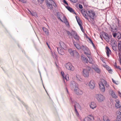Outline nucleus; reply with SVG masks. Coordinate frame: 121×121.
Segmentation results:
<instances>
[{
    "label": "nucleus",
    "mask_w": 121,
    "mask_h": 121,
    "mask_svg": "<svg viewBox=\"0 0 121 121\" xmlns=\"http://www.w3.org/2000/svg\"><path fill=\"white\" fill-rule=\"evenodd\" d=\"M81 49L84 52V53L86 55L87 54H89V49L83 45L82 46Z\"/></svg>",
    "instance_id": "obj_11"
},
{
    "label": "nucleus",
    "mask_w": 121,
    "mask_h": 121,
    "mask_svg": "<svg viewBox=\"0 0 121 121\" xmlns=\"http://www.w3.org/2000/svg\"><path fill=\"white\" fill-rule=\"evenodd\" d=\"M102 32L101 33V34L104 37V39L106 40L107 42H108L109 41L110 37L107 33H105L102 31Z\"/></svg>",
    "instance_id": "obj_9"
},
{
    "label": "nucleus",
    "mask_w": 121,
    "mask_h": 121,
    "mask_svg": "<svg viewBox=\"0 0 121 121\" xmlns=\"http://www.w3.org/2000/svg\"><path fill=\"white\" fill-rule=\"evenodd\" d=\"M111 45L112 46L117 45V42L114 40H112L111 42Z\"/></svg>",
    "instance_id": "obj_33"
},
{
    "label": "nucleus",
    "mask_w": 121,
    "mask_h": 121,
    "mask_svg": "<svg viewBox=\"0 0 121 121\" xmlns=\"http://www.w3.org/2000/svg\"><path fill=\"white\" fill-rule=\"evenodd\" d=\"M60 48H62L64 49H65L66 48V47L65 44L62 42H60Z\"/></svg>",
    "instance_id": "obj_22"
},
{
    "label": "nucleus",
    "mask_w": 121,
    "mask_h": 121,
    "mask_svg": "<svg viewBox=\"0 0 121 121\" xmlns=\"http://www.w3.org/2000/svg\"><path fill=\"white\" fill-rule=\"evenodd\" d=\"M91 69L90 67H88L83 70V76L85 77H88L89 75V71Z\"/></svg>",
    "instance_id": "obj_8"
},
{
    "label": "nucleus",
    "mask_w": 121,
    "mask_h": 121,
    "mask_svg": "<svg viewBox=\"0 0 121 121\" xmlns=\"http://www.w3.org/2000/svg\"><path fill=\"white\" fill-rule=\"evenodd\" d=\"M81 58L83 61L85 63H87L88 62V59L86 58L85 56L83 55H81Z\"/></svg>",
    "instance_id": "obj_19"
},
{
    "label": "nucleus",
    "mask_w": 121,
    "mask_h": 121,
    "mask_svg": "<svg viewBox=\"0 0 121 121\" xmlns=\"http://www.w3.org/2000/svg\"><path fill=\"white\" fill-rule=\"evenodd\" d=\"M66 7L67 9L71 13H75L74 11L72 8L69 6H66Z\"/></svg>",
    "instance_id": "obj_27"
},
{
    "label": "nucleus",
    "mask_w": 121,
    "mask_h": 121,
    "mask_svg": "<svg viewBox=\"0 0 121 121\" xmlns=\"http://www.w3.org/2000/svg\"><path fill=\"white\" fill-rule=\"evenodd\" d=\"M63 2L65 4H66L67 5H68V3L65 0H63Z\"/></svg>",
    "instance_id": "obj_48"
},
{
    "label": "nucleus",
    "mask_w": 121,
    "mask_h": 121,
    "mask_svg": "<svg viewBox=\"0 0 121 121\" xmlns=\"http://www.w3.org/2000/svg\"><path fill=\"white\" fill-rule=\"evenodd\" d=\"M103 120L104 121H110V120L108 118V117L106 116H104L103 117Z\"/></svg>",
    "instance_id": "obj_31"
},
{
    "label": "nucleus",
    "mask_w": 121,
    "mask_h": 121,
    "mask_svg": "<svg viewBox=\"0 0 121 121\" xmlns=\"http://www.w3.org/2000/svg\"><path fill=\"white\" fill-rule=\"evenodd\" d=\"M93 46L94 47H95V44L93 43L92 44Z\"/></svg>",
    "instance_id": "obj_60"
},
{
    "label": "nucleus",
    "mask_w": 121,
    "mask_h": 121,
    "mask_svg": "<svg viewBox=\"0 0 121 121\" xmlns=\"http://www.w3.org/2000/svg\"><path fill=\"white\" fill-rule=\"evenodd\" d=\"M73 44L75 47L78 49H81V47L79 44L78 43L76 42L73 41Z\"/></svg>",
    "instance_id": "obj_20"
},
{
    "label": "nucleus",
    "mask_w": 121,
    "mask_h": 121,
    "mask_svg": "<svg viewBox=\"0 0 121 121\" xmlns=\"http://www.w3.org/2000/svg\"><path fill=\"white\" fill-rule=\"evenodd\" d=\"M97 73H99L101 72V70L99 68L97 67L94 69Z\"/></svg>",
    "instance_id": "obj_32"
},
{
    "label": "nucleus",
    "mask_w": 121,
    "mask_h": 121,
    "mask_svg": "<svg viewBox=\"0 0 121 121\" xmlns=\"http://www.w3.org/2000/svg\"><path fill=\"white\" fill-rule=\"evenodd\" d=\"M121 41H119L118 43V50L119 51H121Z\"/></svg>",
    "instance_id": "obj_30"
},
{
    "label": "nucleus",
    "mask_w": 121,
    "mask_h": 121,
    "mask_svg": "<svg viewBox=\"0 0 121 121\" xmlns=\"http://www.w3.org/2000/svg\"><path fill=\"white\" fill-rule=\"evenodd\" d=\"M89 54L86 55L87 57L89 59V61H88V62L92 64L94 62V61L93 59L91 57L90 53H89Z\"/></svg>",
    "instance_id": "obj_16"
},
{
    "label": "nucleus",
    "mask_w": 121,
    "mask_h": 121,
    "mask_svg": "<svg viewBox=\"0 0 121 121\" xmlns=\"http://www.w3.org/2000/svg\"><path fill=\"white\" fill-rule=\"evenodd\" d=\"M106 68L107 69L108 71V72L109 73H112V70L111 69V68L109 67L108 66H107L106 67Z\"/></svg>",
    "instance_id": "obj_34"
},
{
    "label": "nucleus",
    "mask_w": 121,
    "mask_h": 121,
    "mask_svg": "<svg viewBox=\"0 0 121 121\" xmlns=\"http://www.w3.org/2000/svg\"><path fill=\"white\" fill-rule=\"evenodd\" d=\"M118 55L119 56L120 58V56H121L120 51H119V50L118 51Z\"/></svg>",
    "instance_id": "obj_54"
},
{
    "label": "nucleus",
    "mask_w": 121,
    "mask_h": 121,
    "mask_svg": "<svg viewBox=\"0 0 121 121\" xmlns=\"http://www.w3.org/2000/svg\"><path fill=\"white\" fill-rule=\"evenodd\" d=\"M116 114L117 116V119L119 120L121 119V112L120 111H117Z\"/></svg>",
    "instance_id": "obj_18"
},
{
    "label": "nucleus",
    "mask_w": 121,
    "mask_h": 121,
    "mask_svg": "<svg viewBox=\"0 0 121 121\" xmlns=\"http://www.w3.org/2000/svg\"><path fill=\"white\" fill-rule=\"evenodd\" d=\"M87 13L89 18V22H93L94 19L95 17V12L91 10H88L87 12Z\"/></svg>",
    "instance_id": "obj_2"
},
{
    "label": "nucleus",
    "mask_w": 121,
    "mask_h": 121,
    "mask_svg": "<svg viewBox=\"0 0 121 121\" xmlns=\"http://www.w3.org/2000/svg\"><path fill=\"white\" fill-rule=\"evenodd\" d=\"M117 38L118 39H120L121 38V34L120 32L117 33Z\"/></svg>",
    "instance_id": "obj_35"
},
{
    "label": "nucleus",
    "mask_w": 121,
    "mask_h": 121,
    "mask_svg": "<svg viewBox=\"0 0 121 121\" xmlns=\"http://www.w3.org/2000/svg\"><path fill=\"white\" fill-rule=\"evenodd\" d=\"M46 5L48 7V9H52L53 8L52 5L50 4L49 3L46 2Z\"/></svg>",
    "instance_id": "obj_26"
},
{
    "label": "nucleus",
    "mask_w": 121,
    "mask_h": 121,
    "mask_svg": "<svg viewBox=\"0 0 121 121\" xmlns=\"http://www.w3.org/2000/svg\"><path fill=\"white\" fill-rule=\"evenodd\" d=\"M113 37H115L116 36H117V33H113Z\"/></svg>",
    "instance_id": "obj_42"
},
{
    "label": "nucleus",
    "mask_w": 121,
    "mask_h": 121,
    "mask_svg": "<svg viewBox=\"0 0 121 121\" xmlns=\"http://www.w3.org/2000/svg\"><path fill=\"white\" fill-rule=\"evenodd\" d=\"M118 93L120 94V96L121 97V93L119 91L118 92Z\"/></svg>",
    "instance_id": "obj_59"
},
{
    "label": "nucleus",
    "mask_w": 121,
    "mask_h": 121,
    "mask_svg": "<svg viewBox=\"0 0 121 121\" xmlns=\"http://www.w3.org/2000/svg\"><path fill=\"white\" fill-rule=\"evenodd\" d=\"M66 91L67 92V93H68V94L69 95V91H68V89H67V87L66 88Z\"/></svg>",
    "instance_id": "obj_51"
},
{
    "label": "nucleus",
    "mask_w": 121,
    "mask_h": 121,
    "mask_svg": "<svg viewBox=\"0 0 121 121\" xmlns=\"http://www.w3.org/2000/svg\"><path fill=\"white\" fill-rule=\"evenodd\" d=\"M80 26V28L81 30H83V28L82 26V25H81V26Z\"/></svg>",
    "instance_id": "obj_55"
},
{
    "label": "nucleus",
    "mask_w": 121,
    "mask_h": 121,
    "mask_svg": "<svg viewBox=\"0 0 121 121\" xmlns=\"http://www.w3.org/2000/svg\"><path fill=\"white\" fill-rule=\"evenodd\" d=\"M112 82L114 83H115V84H117V83H116V82H115V80H114L113 79H112Z\"/></svg>",
    "instance_id": "obj_53"
},
{
    "label": "nucleus",
    "mask_w": 121,
    "mask_h": 121,
    "mask_svg": "<svg viewBox=\"0 0 121 121\" xmlns=\"http://www.w3.org/2000/svg\"><path fill=\"white\" fill-rule=\"evenodd\" d=\"M116 103L115 104V106L117 108H120L119 103L120 102L118 100H116Z\"/></svg>",
    "instance_id": "obj_24"
},
{
    "label": "nucleus",
    "mask_w": 121,
    "mask_h": 121,
    "mask_svg": "<svg viewBox=\"0 0 121 121\" xmlns=\"http://www.w3.org/2000/svg\"><path fill=\"white\" fill-rule=\"evenodd\" d=\"M116 68L117 69H118L120 70L121 69L120 68V67L119 66H116Z\"/></svg>",
    "instance_id": "obj_49"
},
{
    "label": "nucleus",
    "mask_w": 121,
    "mask_h": 121,
    "mask_svg": "<svg viewBox=\"0 0 121 121\" xmlns=\"http://www.w3.org/2000/svg\"><path fill=\"white\" fill-rule=\"evenodd\" d=\"M46 44H47V45H48V47L50 49L49 46V45L48 43L47 42H46Z\"/></svg>",
    "instance_id": "obj_56"
},
{
    "label": "nucleus",
    "mask_w": 121,
    "mask_h": 121,
    "mask_svg": "<svg viewBox=\"0 0 121 121\" xmlns=\"http://www.w3.org/2000/svg\"><path fill=\"white\" fill-rule=\"evenodd\" d=\"M94 118L92 115H88L87 117L84 119V121H92V119H94Z\"/></svg>",
    "instance_id": "obj_12"
},
{
    "label": "nucleus",
    "mask_w": 121,
    "mask_h": 121,
    "mask_svg": "<svg viewBox=\"0 0 121 121\" xmlns=\"http://www.w3.org/2000/svg\"><path fill=\"white\" fill-rule=\"evenodd\" d=\"M87 39L89 43H90V42L92 41L91 40L89 37H88Z\"/></svg>",
    "instance_id": "obj_45"
},
{
    "label": "nucleus",
    "mask_w": 121,
    "mask_h": 121,
    "mask_svg": "<svg viewBox=\"0 0 121 121\" xmlns=\"http://www.w3.org/2000/svg\"><path fill=\"white\" fill-rule=\"evenodd\" d=\"M81 12L82 13L83 16L86 19H87V20L89 22L90 20L89 18H88L87 16H86V14L85 13V10L84 9H82L81 10Z\"/></svg>",
    "instance_id": "obj_21"
},
{
    "label": "nucleus",
    "mask_w": 121,
    "mask_h": 121,
    "mask_svg": "<svg viewBox=\"0 0 121 121\" xmlns=\"http://www.w3.org/2000/svg\"><path fill=\"white\" fill-rule=\"evenodd\" d=\"M51 54L53 56V57H54V56H56V54L55 53H53L52 52H51Z\"/></svg>",
    "instance_id": "obj_46"
},
{
    "label": "nucleus",
    "mask_w": 121,
    "mask_h": 121,
    "mask_svg": "<svg viewBox=\"0 0 121 121\" xmlns=\"http://www.w3.org/2000/svg\"><path fill=\"white\" fill-rule=\"evenodd\" d=\"M84 35L86 37V38L88 37L86 34H85Z\"/></svg>",
    "instance_id": "obj_57"
},
{
    "label": "nucleus",
    "mask_w": 121,
    "mask_h": 121,
    "mask_svg": "<svg viewBox=\"0 0 121 121\" xmlns=\"http://www.w3.org/2000/svg\"><path fill=\"white\" fill-rule=\"evenodd\" d=\"M90 108L92 109L95 108L97 106L96 103L94 102H92L91 104H89Z\"/></svg>",
    "instance_id": "obj_15"
},
{
    "label": "nucleus",
    "mask_w": 121,
    "mask_h": 121,
    "mask_svg": "<svg viewBox=\"0 0 121 121\" xmlns=\"http://www.w3.org/2000/svg\"><path fill=\"white\" fill-rule=\"evenodd\" d=\"M76 19L77 20V21L78 22V24H79V26H81L82 25L81 24L82 22L81 21L80 19H79V17H76Z\"/></svg>",
    "instance_id": "obj_28"
},
{
    "label": "nucleus",
    "mask_w": 121,
    "mask_h": 121,
    "mask_svg": "<svg viewBox=\"0 0 121 121\" xmlns=\"http://www.w3.org/2000/svg\"><path fill=\"white\" fill-rule=\"evenodd\" d=\"M88 86L90 89H93L95 86V82L93 80H91L89 83Z\"/></svg>",
    "instance_id": "obj_10"
},
{
    "label": "nucleus",
    "mask_w": 121,
    "mask_h": 121,
    "mask_svg": "<svg viewBox=\"0 0 121 121\" xmlns=\"http://www.w3.org/2000/svg\"><path fill=\"white\" fill-rule=\"evenodd\" d=\"M105 49L107 55L109 57V55L111 54V51L107 46L106 47Z\"/></svg>",
    "instance_id": "obj_14"
},
{
    "label": "nucleus",
    "mask_w": 121,
    "mask_h": 121,
    "mask_svg": "<svg viewBox=\"0 0 121 121\" xmlns=\"http://www.w3.org/2000/svg\"><path fill=\"white\" fill-rule=\"evenodd\" d=\"M78 7L80 9H82L83 8L82 5L80 4H79Z\"/></svg>",
    "instance_id": "obj_44"
},
{
    "label": "nucleus",
    "mask_w": 121,
    "mask_h": 121,
    "mask_svg": "<svg viewBox=\"0 0 121 121\" xmlns=\"http://www.w3.org/2000/svg\"><path fill=\"white\" fill-rule=\"evenodd\" d=\"M67 33L68 35L69 36H72L73 35L74 39L77 41H78L79 40L80 38L78 35L77 34V33L75 32L74 31H72V32L70 33L69 31H67Z\"/></svg>",
    "instance_id": "obj_4"
},
{
    "label": "nucleus",
    "mask_w": 121,
    "mask_h": 121,
    "mask_svg": "<svg viewBox=\"0 0 121 121\" xmlns=\"http://www.w3.org/2000/svg\"><path fill=\"white\" fill-rule=\"evenodd\" d=\"M104 84L106 87H108L109 86V85L107 83L106 81L105 80H103L102 81L100 82L99 83V88L101 91L102 92H104L105 91Z\"/></svg>",
    "instance_id": "obj_3"
},
{
    "label": "nucleus",
    "mask_w": 121,
    "mask_h": 121,
    "mask_svg": "<svg viewBox=\"0 0 121 121\" xmlns=\"http://www.w3.org/2000/svg\"><path fill=\"white\" fill-rule=\"evenodd\" d=\"M28 10L29 11V12L30 13V14L32 16H34L35 15V13L34 12H31L28 9Z\"/></svg>",
    "instance_id": "obj_39"
},
{
    "label": "nucleus",
    "mask_w": 121,
    "mask_h": 121,
    "mask_svg": "<svg viewBox=\"0 0 121 121\" xmlns=\"http://www.w3.org/2000/svg\"><path fill=\"white\" fill-rule=\"evenodd\" d=\"M68 51L72 56L77 57L79 56L78 53L76 51L73 50L71 49H68Z\"/></svg>",
    "instance_id": "obj_6"
},
{
    "label": "nucleus",
    "mask_w": 121,
    "mask_h": 121,
    "mask_svg": "<svg viewBox=\"0 0 121 121\" xmlns=\"http://www.w3.org/2000/svg\"><path fill=\"white\" fill-rule=\"evenodd\" d=\"M62 13H60L59 12H58L56 13V15L58 19L60 20L62 22H63V20L61 19L60 17Z\"/></svg>",
    "instance_id": "obj_25"
},
{
    "label": "nucleus",
    "mask_w": 121,
    "mask_h": 121,
    "mask_svg": "<svg viewBox=\"0 0 121 121\" xmlns=\"http://www.w3.org/2000/svg\"><path fill=\"white\" fill-rule=\"evenodd\" d=\"M75 111L76 115H77V116H78L79 115V114L77 109H75Z\"/></svg>",
    "instance_id": "obj_41"
},
{
    "label": "nucleus",
    "mask_w": 121,
    "mask_h": 121,
    "mask_svg": "<svg viewBox=\"0 0 121 121\" xmlns=\"http://www.w3.org/2000/svg\"><path fill=\"white\" fill-rule=\"evenodd\" d=\"M65 66L66 69L72 71H73L74 69V68L72 64L70 62H68L65 64Z\"/></svg>",
    "instance_id": "obj_7"
},
{
    "label": "nucleus",
    "mask_w": 121,
    "mask_h": 121,
    "mask_svg": "<svg viewBox=\"0 0 121 121\" xmlns=\"http://www.w3.org/2000/svg\"><path fill=\"white\" fill-rule=\"evenodd\" d=\"M113 121H119V120H118L116 119L114 120Z\"/></svg>",
    "instance_id": "obj_64"
},
{
    "label": "nucleus",
    "mask_w": 121,
    "mask_h": 121,
    "mask_svg": "<svg viewBox=\"0 0 121 121\" xmlns=\"http://www.w3.org/2000/svg\"><path fill=\"white\" fill-rule=\"evenodd\" d=\"M74 108H75V109H76V105H74Z\"/></svg>",
    "instance_id": "obj_61"
},
{
    "label": "nucleus",
    "mask_w": 121,
    "mask_h": 121,
    "mask_svg": "<svg viewBox=\"0 0 121 121\" xmlns=\"http://www.w3.org/2000/svg\"><path fill=\"white\" fill-rule=\"evenodd\" d=\"M112 48L113 49V50L115 51H116L117 49V45H113L112 46Z\"/></svg>",
    "instance_id": "obj_36"
},
{
    "label": "nucleus",
    "mask_w": 121,
    "mask_h": 121,
    "mask_svg": "<svg viewBox=\"0 0 121 121\" xmlns=\"http://www.w3.org/2000/svg\"><path fill=\"white\" fill-rule=\"evenodd\" d=\"M61 73L62 75V76L63 78L64 79H66V80H69V78L68 77V78H67V76H65L64 75V73L63 72V71H61Z\"/></svg>",
    "instance_id": "obj_29"
},
{
    "label": "nucleus",
    "mask_w": 121,
    "mask_h": 121,
    "mask_svg": "<svg viewBox=\"0 0 121 121\" xmlns=\"http://www.w3.org/2000/svg\"><path fill=\"white\" fill-rule=\"evenodd\" d=\"M48 31H44L45 32L46 34H48Z\"/></svg>",
    "instance_id": "obj_52"
},
{
    "label": "nucleus",
    "mask_w": 121,
    "mask_h": 121,
    "mask_svg": "<svg viewBox=\"0 0 121 121\" xmlns=\"http://www.w3.org/2000/svg\"><path fill=\"white\" fill-rule=\"evenodd\" d=\"M70 86L72 89L74 88V91L77 95H80L83 94V91L78 88V84L75 82H72Z\"/></svg>",
    "instance_id": "obj_1"
},
{
    "label": "nucleus",
    "mask_w": 121,
    "mask_h": 121,
    "mask_svg": "<svg viewBox=\"0 0 121 121\" xmlns=\"http://www.w3.org/2000/svg\"><path fill=\"white\" fill-rule=\"evenodd\" d=\"M64 49L62 48H57V50L58 53L61 55H63L65 54Z\"/></svg>",
    "instance_id": "obj_13"
},
{
    "label": "nucleus",
    "mask_w": 121,
    "mask_h": 121,
    "mask_svg": "<svg viewBox=\"0 0 121 121\" xmlns=\"http://www.w3.org/2000/svg\"><path fill=\"white\" fill-rule=\"evenodd\" d=\"M19 1H21L22 2L26 3V2L25 1H24V0H19Z\"/></svg>",
    "instance_id": "obj_50"
},
{
    "label": "nucleus",
    "mask_w": 121,
    "mask_h": 121,
    "mask_svg": "<svg viewBox=\"0 0 121 121\" xmlns=\"http://www.w3.org/2000/svg\"><path fill=\"white\" fill-rule=\"evenodd\" d=\"M74 105H76L77 108L79 106V104L77 103H76Z\"/></svg>",
    "instance_id": "obj_43"
},
{
    "label": "nucleus",
    "mask_w": 121,
    "mask_h": 121,
    "mask_svg": "<svg viewBox=\"0 0 121 121\" xmlns=\"http://www.w3.org/2000/svg\"><path fill=\"white\" fill-rule=\"evenodd\" d=\"M76 77L77 78V80H79L80 81H81L82 80V79L80 78V77L78 75H76Z\"/></svg>",
    "instance_id": "obj_37"
},
{
    "label": "nucleus",
    "mask_w": 121,
    "mask_h": 121,
    "mask_svg": "<svg viewBox=\"0 0 121 121\" xmlns=\"http://www.w3.org/2000/svg\"><path fill=\"white\" fill-rule=\"evenodd\" d=\"M110 92L111 93V95L112 97L114 98H117V96L115 95L114 92L112 90H110Z\"/></svg>",
    "instance_id": "obj_23"
},
{
    "label": "nucleus",
    "mask_w": 121,
    "mask_h": 121,
    "mask_svg": "<svg viewBox=\"0 0 121 121\" xmlns=\"http://www.w3.org/2000/svg\"><path fill=\"white\" fill-rule=\"evenodd\" d=\"M98 67V66L95 65L94 64H93L92 65V67L93 69H95V68H96L97 67Z\"/></svg>",
    "instance_id": "obj_38"
},
{
    "label": "nucleus",
    "mask_w": 121,
    "mask_h": 121,
    "mask_svg": "<svg viewBox=\"0 0 121 121\" xmlns=\"http://www.w3.org/2000/svg\"><path fill=\"white\" fill-rule=\"evenodd\" d=\"M51 2H52L54 4H53V6L55 7H57V5L56 4V3H55V2L53 0H51L50 1Z\"/></svg>",
    "instance_id": "obj_40"
},
{
    "label": "nucleus",
    "mask_w": 121,
    "mask_h": 121,
    "mask_svg": "<svg viewBox=\"0 0 121 121\" xmlns=\"http://www.w3.org/2000/svg\"><path fill=\"white\" fill-rule=\"evenodd\" d=\"M43 30H46V28L45 27H43Z\"/></svg>",
    "instance_id": "obj_62"
},
{
    "label": "nucleus",
    "mask_w": 121,
    "mask_h": 121,
    "mask_svg": "<svg viewBox=\"0 0 121 121\" xmlns=\"http://www.w3.org/2000/svg\"><path fill=\"white\" fill-rule=\"evenodd\" d=\"M84 35L86 37V38L88 37L86 34H85Z\"/></svg>",
    "instance_id": "obj_58"
},
{
    "label": "nucleus",
    "mask_w": 121,
    "mask_h": 121,
    "mask_svg": "<svg viewBox=\"0 0 121 121\" xmlns=\"http://www.w3.org/2000/svg\"><path fill=\"white\" fill-rule=\"evenodd\" d=\"M95 97L98 101L99 102L103 101L105 99L104 97L100 94H97L95 95Z\"/></svg>",
    "instance_id": "obj_5"
},
{
    "label": "nucleus",
    "mask_w": 121,
    "mask_h": 121,
    "mask_svg": "<svg viewBox=\"0 0 121 121\" xmlns=\"http://www.w3.org/2000/svg\"><path fill=\"white\" fill-rule=\"evenodd\" d=\"M63 22H64L65 23L67 26L69 27V22L67 21L66 18L64 16H63Z\"/></svg>",
    "instance_id": "obj_17"
},
{
    "label": "nucleus",
    "mask_w": 121,
    "mask_h": 121,
    "mask_svg": "<svg viewBox=\"0 0 121 121\" xmlns=\"http://www.w3.org/2000/svg\"><path fill=\"white\" fill-rule=\"evenodd\" d=\"M101 36H102V35L100 34V38L101 39H102L103 38H102V37Z\"/></svg>",
    "instance_id": "obj_63"
},
{
    "label": "nucleus",
    "mask_w": 121,
    "mask_h": 121,
    "mask_svg": "<svg viewBox=\"0 0 121 121\" xmlns=\"http://www.w3.org/2000/svg\"><path fill=\"white\" fill-rule=\"evenodd\" d=\"M73 3H76L77 1V0H70Z\"/></svg>",
    "instance_id": "obj_47"
}]
</instances>
